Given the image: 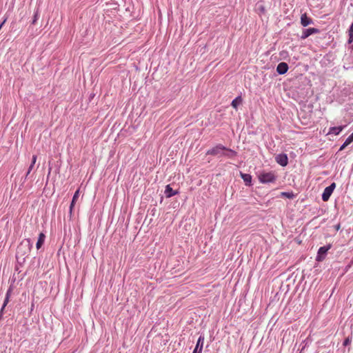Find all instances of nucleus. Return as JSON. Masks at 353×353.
<instances>
[{
    "label": "nucleus",
    "instance_id": "nucleus-5",
    "mask_svg": "<svg viewBox=\"0 0 353 353\" xmlns=\"http://www.w3.org/2000/svg\"><path fill=\"white\" fill-rule=\"evenodd\" d=\"M277 66H282V67H284V66H288V63H285V62H281L279 63Z\"/></svg>",
    "mask_w": 353,
    "mask_h": 353
},
{
    "label": "nucleus",
    "instance_id": "nucleus-1",
    "mask_svg": "<svg viewBox=\"0 0 353 353\" xmlns=\"http://www.w3.org/2000/svg\"><path fill=\"white\" fill-rule=\"evenodd\" d=\"M319 33H321V30L316 28H303L299 38L301 40H304L312 34Z\"/></svg>",
    "mask_w": 353,
    "mask_h": 353
},
{
    "label": "nucleus",
    "instance_id": "nucleus-8",
    "mask_svg": "<svg viewBox=\"0 0 353 353\" xmlns=\"http://www.w3.org/2000/svg\"><path fill=\"white\" fill-rule=\"evenodd\" d=\"M319 38H320V39H322V38H325V36H323V37H320Z\"/></svg>",
    "mask_w": 353,
    "mask_h": 353
},
{
    "label": "nucleus",
    "instance_id": "nucleus-3",
    "mask_svg": "<svg viewBox=\"0 0 353 353\" xmlns=\"http://www.w3.org/2000/svg\"><path fill=\"white\" fill-rule=\"evenodd\" d=\"M348 40L347 43L349 44H351L353 42V22L350 25L349 29H348Z\"/></svg>",
    "mask_w": 353,
    "mask_h": 353
},
{
    "label": "nucleus",
    "instance_id": "nucleus-6",
    "mask_svg": "<svg viewBox=\"0 0 353 353\" xmlns=\"http://www.w3.org/2000/svg\"><path fill=\"white\" fill-rule=\"evenodd\" d=\"M6 21V19H5L3 20V22H1V23H0V30L1 29L2 26H3V24L5 23Z\"/></svg>",
    "mask_w": 353,
    "mask_h": 353
},
{
    "label": "nucleus",
    "instance_id": "nucleus-7",
    "mask_svg": "<svg viewBox=\"0 0 353 353\" xmlns=\"http://www.w3.org/2000/svg\"><path fill=\"white\" fill-rule=\"evenodd\" d=\"M261 10H264V8L263 6L261 7Z\"/></svg>",
    "mask_w": 353,
    "mask_h": 353
},
{
    "label": "nucleus",
    "instance_id": "nucleus-2",
    "mask_svg": "<svg viewBox=\"0 0 353 353\" xmlns=\"http://www.w3.org/2000/svg\"><path fill=\"white\" fill-rule=\"evenodd\" d=\"M300 23L302 26L307 27L309 25L313 24L314 21L312 20V18H310V17L307 16L306 12H305V13L302 14L301 16Z\"/></svg>",
    "mask_w": 353,
    "mask_h": 353
},
{
    "label": "nucleus",
    "instance_id": "nucleus-4",
    "mask_svg": "<svg viewBox=\"0 0 353 353\" xmlns=\"http://www.w3.org/2000/svg\"><path fill=\"white\" fill-rule=\"evenodd\" d=\"M39 17V10H37V11L34 12V16H33V19H32V21L31 22V24L32 25H35Z\"/></svg>",
    "mask_w": 353,
    "mask_h": 353
}]
</instances>
